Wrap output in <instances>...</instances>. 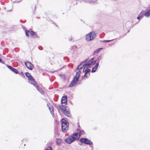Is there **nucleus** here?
Instances as JSON below:
<instances>
[{
  "label": "nucleus",
  "instance_id": "23",
  "mask_svg": "<svg viewBox=\"0 0 150 150\" xmlns=\"http://www.w3.org/2000/svg\"><path fill=\"white\" fill-rule=\"evenodd\" d=\"M36 88L38 91H39L40 92L42 93H43V91L42 90L40 89V88H39L38 86H36Z\"/></svg>",
  "mask_w": 150,
  "mask_h": 150
},
{
  "label": "nucleus",
  "instance_id": "6",
  "mask_svg": "<svg viewBox=\"0 0 150 150\" xmlns=\"http://www.w3.org/2000/svg\"><path fill=\"white\" fill-rule=\"evenodd\" d=\"M93 59H91L89 60V61L86 64V62H85V68H88L90 67V65H91L93 62Z\"/></svg>",
  "mask_w": 150,
  "mask_h": 150
},
{
  "label": "nucleus",
  "instance_id": "3",
  "mask_svg": "<svg viewBox=\"0 0 150 150\" xmlns=\"http://www.w3.org/2000/svg\"><path fill=\"white\" fill-rule=\"evenodd\" d=\"M96 33L94 32H92L86 36V39L88 41L93 40L96 37Z\"/></svg>",
  "mask_w": 150,
  "mask_h": 150
},
{
  "label": "nucleus",
  "instance_id": "19",
  "mask_svg": "<svg viewBox=\"0 0 150 150\" xmlns=\"http://www.w3.org/2000/svg\"><path fill=\"white\" fill-rule=\"evenodd\" d=\"M90 71V69H88V68H85V67H84L83 71V72L86 73V74H87Z\"/></svg>",
  "mask_w": 150,
  "mask_h": 150
},
{
  "label": "nucleus",
  "instance_id": "32",
  "mask_svg": "<svg viewBox=\"0 0 150 150\" xmlns=\"http://www.w3.org/2000/svg\"><path fill=\"white\" fill-rule=\"evenodd\" d=\"M86 73H85V75H84V77H87V75H86Z\"/></svg>",
  "mask_w": 150,
  "mask_h": 150
},
{
  "label": "nucleus",
  "instance_id": "8",
  "mask_svg": "<svg viewBox=\"0 0 150 150\" xmlns=\"http://www.w3.org/2000/svg\"><path fill=\"white\" fill-rule=\"evenodd\" d=\"M27 67L30 70H32L33 69V65L30 62H28L25 63Z\"/></svg>",
  "mask_w": 150,
  "mask_h": 150
},
{
  "label": "nucleus",
  "instance_id": "2",
  "mask_svg": "<svg viewBox=\"0 0 150 150\" xmlns=\"http://www.w3.org/2000/svg\"><path fill=\"white\" fill-rule=\"evenodd\" d=\"M62 129L63 132H65L68 130V123H67L66 120L64 119H63L62 120Z\"/></svg>",
  "mask_w": 150,
  "mask_h": 150
},
{
  "label": "nucleus",
  "instance_id": "13",
  "mask_svg": "<svg viewBox=\"0 0 150 150\" xmlns=\"http://www.w3.org/2000/svg\"><path fill=\"white\" fill-rule=\"evenodd\" d=\"M85 66V62L81 63L78 66L77 69L80 70L84 66Z\"/></svg>",
  "mask_w": 150,
  "mask_h": 150
},
{
  "label": "nucleus",
  "instance_id": "24",
  "mask_svg": "<svg viewBox=\"0 0 150 150\" xmlns=\"http://www.w3.org/2000/svg\"><path fill=\"white\" fill-rule=\"evenodd\" d=\"M29 33H30V34L33 36L35 34V33L32 30L30 31Z\"/></svg>",
  "mask_w": 150,
  "mask_h": 150
},
{
  "label": "nucleus",
  "instance_id": "27",
  "mask_svg": "<svg viewBox=\"0 0 150 150\" xmlns=\"http://www.w3.org/2000/svg\"><path fill=\"white\" fill-rule=\"evenodd\" d=\"M30 31L29 30H26L25 31V34L27 36H29L28 33H29Z\"/></svg>",
  "mask_w": 150,
  "mask_h": 150
},
{
  "label": "nucleus",
  "instance_id": "18",
  "mask_svg": "<svg viewBox=\"0 0 150 150\" xmlns=\"http://www.w3.org/2000/svg\"><path fill=\"white\" fill-rule=\"evenodd\" d=\"M144 11H142L138 16L137 18V19H139L140 18L142 17L143 16V15L144 14Z\"/></svg>",
  "mask_w": 150,
  "mask_h": 150
},
{
  "label": "nucleus",
  "instance_id": "1",
  "mask_svg": "<svg viewBox=\"0 0 150 150\" xmlns=\"http://www.w3.org/2000/svg\"><path fill=\"white\" fill-rule=\"evenodd\" d=\"M58 108L60 109L63 114L68 117H70V114L69 111L67 110L66 107L64 105H58Z\"/></svg>",
  "mask_w": 150,
  "mask_h": 150
},
{
  "label": "nucleus",
  "instance_id": "9",
  "mask_svg": "<svg viewBox=\"0 0 150 150\" xmlns=\"http://www.w3.org/2000/svg\"><path fill=\"white\" fill-rule=\"evenodd\" d=\"M78 81H76L75 78H74L72 81L71 82L69 85V86L71 87L74 86Z\"/></svg>",
  "mask_w": 150,
  "mask_h": 150
},
{
  "label": "nucleus",
  "instance_id": "11",
  "mask_svg": "<svg viewBox=\"0 0 150 150\" xmlns=\"http://www.w3.org/2000/svg\"><path fill=\"white\" fill-rule=\"evenodd\" d=\"M62 104H66L67 103V97L66 96H63L61 99Z\"/></svg>",
  "mask_w": 150,
  "mask_h": 150
},
{
  "label": "nucleus",
  "instance_id": "17",
  "mask_svg": "<svg viewBox=\"0 0 150 150\" xmlns=\"http://www.w3.org/2000/svg\"><path fill=\"white\" fill-rule=\"evenodd\" d=\"M47 105L49 108V109L50 110V112L51 114L52 115H53V108L52 106H49L48 104H47Z\"/></svg>",
  "mask_w": 150,
  "mask_h": 150
},
{
  "label": "nucleus",
  "instance_id": "30",
  "mask_svg": "<svg viewBox=\"0 0 150 150\" xmlns=\"http://www.w3.org/2000/svg\"><path fill=\"white\" fill-rule=\"evenodd\" d=\"M0 62L2 64L4 63V61H2L1 59H0Z\"/></svg>",
  "mask_w": 150,
  "mask_h": 150
},
{
  "label": "nucleus",
  "instance_id": "14",
  "mask_svg": "<svg viewBox=\"0 0 150 150\" xmlns=\"http://www.w3.org/2000/svg\"><path fill=\"white\" fill-rule=\"evenodd\" d=\"M28 79L29 80V82L30 83H31L34 85H36V83L33 77L32 78H30V79Z\"/></svg>",
  "mask_w": 150,
  "mask_h": 150
},
{
  "label": "nucleus",
  "instance_id": "16",
  "mask_svg": "<svg viewBox=\"0 0 150 150\" xmlns=\"http://www.w3.org/2000/svg\"><path fill=\"white\" fill-rule=\"evenodd\" d=\"M77 131L79 133V135H80V137L81 135L83 134H84V131L83 130H80V129H77Z\"/></svg>",
  "mask_w": 150,
  "mask_h": 150
},
{
  "label": "nucleus",
  "instance_id": "5",
  "mask_svg": "<svg viewBox=\"0 0 150 150\" xmlns=\"http://www.w3.org/2000/svg\"><path fill=\"white\" fill-rule=\"evenodd\" d=\"M71 136L74 141L78 140L80 137V135H79V133L77 132L73 133Z\"/></svg>",
  "mask_w": 150,
  "mask_h": 150
},
{
  "label": "nucleus",
  "instance_id": "15",
  "mask_svg": "<svg viewBox=\"0 0 150 150\" xmlns=\"http://www.w3.org/2000/svg\"><path fill=\"white\" fill-rule=\"evenodd\" d=\"M62 140L61 138H57L56 139V144L58 145H59L62 143Z\"/></svg>",
  "mask_w": 150,
  "mask_h": 150
},
{
  "label": "nucleus",
  "instance_id": "22",
  "mask_svg": "<svg viewBox=\"0 0 150 150\" xmlns=\"http://www.w3.org/2000/svg\"><path fill=\"white\" fill-rule=\"evenodd\" d=\"M144 15L146 17H149L150 16V10L147 11L146 13H145Z\"/></svg>",
  "mask_w": 150,
  "mask_h": 150
},
{
  "label": "nucleus",
  "instance_id": "21",
  "mask_svg": "<svg viewBox=\"0 0 150 150\" xmlns=\"http://www.w3.org/2000/svg\"><path fill=\"white\" fill-rule=\"evenodd\" d=\"M102 48H100L98 49H96L94 50V52L93 53V54L94 55L100 52V50L102 49Z\"/></svg>",
  "mask_w": 150,
  "mask_h": 150
},
{
  "label": "nucleus",
  "instance_id": "7",
  "mask_svg": "<svg viewBox=\"0 0 150 150\" xmlns=\"http://www.w3.org/2000/svg\"><path fill=\"white\" fill-rule=\"evenodd\" d=\"M65 141L68 144H71L74 142L71 136H69L68 138L65 139Z\"/></svg>",
  "mask_w": 150,
  "mask_h": 150
},
{
  "label": "nucleus",
  "instance_id": "12",
  "mask_svg": "<svg viewBox=\"0 0 150 150\" xmlns=\"http://www.w3.org/2000/svg\"><path fill=\"white\" fill-rule=\"evenodd\" d=\"M81 71H79L76 73L75 77L74 78L76 79V81H78L79 78V76L81 74Z\"/></svg>",
  "mask_w": 150,
  "mask_h": 150
},
{
  "label": "nucleus",
  "instance_id": "26",
  "mask_svg": "<svg viewBox=\"0 0 150 150\" xmlns=\"http://www.w3.org/2000/svg\"><path fill=\"white\" fill-rule=\"evenodd\" d=\"M45 150H52V148L51 146L48 147Z\"/></svg>",
  "mask_w": 150,
  "mask_h": 150
},
{
  "label": "nucleus",
  "instance_id": "4",
  "mask_svg": "<svg viewBox=\"0 0 150 150\" xmlns=\"http://www.w3.org/2000/svg\"><path fill=\"white\" fill-rule=\"evenodd\" d=\"M80 141L82 143L86 144L89 145H92L93 144L92 142L87 138H81L80 139Z\"/></svg>",
  "mask_w": 150,
  "mask_h": 150
},
{
  "label": "nucleus",
  "instance_id": "25",
  "mask_svg": "<svg viewBox=\"0 0 150 150\" xmlns=\"http://www.w3.org/2000/svg\"><path fill=\"white\" fill-rule=\"evenodd\" d=\"M96 69H97L96 68H95V67H93L92 70V72H95L96 71Z\"/></svg>",
  "mask_w": 150,
  "mask_h": 150
},
{
  "label": "nucleus",
  "instance_id": "28",
  "mask_svg": "<svg viewBox=\"0 0 150 150\" xmlns=\"http://www.w3.org/2000/svg\"><path fill=\"white\" fill-rule=\"evenodd\" d=\"M105 40L104 41H103V42H111L113 40Z\"/></svg>",
  "mask_w": 150,
  "mask_h": 150
},
{
  "label": "nucleus",
  "instance_id": "10",
  "mask_svg": "<svg viewBox=\"0 0 150 150\" xmlns=\"http://www.w3.org/2000/svg\"><path fill=\"white\" fill-rule=\"evenodd\" d=\"M8 67L10 69L11 71H12L13 72H14L16 74H17L18 73V71L17 69H15V68L12 67L11 66H8Z\"/></svg>",
  "mask_w": 150,
  "mask_h": 150
},
{
  "label": "nucleus",
  "instance_id": "20",
  "mask_svg": "<svg viewBox=\"0 0 150 150\" xmlns=\"http://www.w3.org/2000/svg\"><path fill=\"white\" fill-rule=\"evenodd\" d=\"M25 74L26 76L28 78V79H30V78H32L33 77L28 72H26Z\"/></svg>",
  "mask_w": 150,
  "mask_h": 150
},
{
  "label": "nucleus",
  "instance_id": "31",
  "mask_svg": "<svg viewBox=\"0 0 150 150\" xmlns=\"http://www.w3.org/2000/svg\"><path fill=\"white\" fill-rule=\"evenodd\" d=\"M88 2H89L90 3H95V1H89Z\"/></svg>",
  "mask_w": 150,
  "mask_h": 150
},
{
  "label": "nucleus",
  "instance_id": "29",
  "mask_svg": "<svg viewBox=\"0 0 150 150\" xmlns=\"http://www.w3.org/2000/svg\"><path fill=\"white\" fill-rule=\"evenodd\" d=\"M99 66V63L98 62L97 63H96L95 66L94 67H95L96 69Z\"/></svg>",
  "mask_w": 150,
  "mask_h": 150
}]
</instances>
